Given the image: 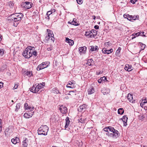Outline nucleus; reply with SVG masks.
Listing matches in <instances>:
<instances>
[{"mask_svg":"<svg viewBox=\"0 0 147 147\" xmlns=\"http://www.w3.org/2000/svg\"><path fill=\"white\" fill-rule=\"evenodd\" d=\"M147 105V100L146 99L143 100L140 103V106L142 108L144 107V105Z\"/></svg>","mask_w":147,"mask_h":147,"instance_id":"obj_26","label":"nucleus"},{"mask_svg":"<svg viewBox=\"0 0 147 147\" xmlns=\"http://www.w3.org/2000/svg\"><path fill=\"white\" fill-rule=\"evenodd\" d=\"M3 83L0 82V89L2 88L3 87Z\"/></svg>","mask_w":147,"mask_h":147,"instance_id":"obj_60","label":"nucleus"},{"mask_svg":"<svg viewBox=\"0 0 147 147\" xmlns=\"http://www.w3.org/2000/svg\"><path fill=\"white\" fill-rule=\"evenodd\" d=\"M28 145L27 143H23L22 145L24 147H27Z\"/></svg>","mask_w":147,"mask_h":147,"instance_id":"obj_55","label":"nucleus"},{"mask_svg":"<svg viewBox=\"0 0 147 147\" xmlns=\"http://www.w3.org/2000/svg\"><path fill=\"white\" fill-rule=\"evenodd\" d=\"M131 15H129V16H128L127 18V20H129V21L132 22V19H131Z\"/></svg>","mask_w":147,"mask_h":147,"instance_id":"obj_49","label":"nucleus"},{"mask_svg":"<svg viewBox=\"0 0 147 147\" xmlns=\"http://www.w3.org/2000/svg\"><path fill=\"white\" fill-rule=\"evenodd\" d=\"M102 51L103 53L109 54L113 52V50L112 49H107L106 48H103L102 50Z\"/></svg>","mask_w":147,"mask_h":147,"instance_id":"obj_10","label":"nucleus"},{"mask_svg":"<svg viewBox=\"0 0 147 147\" xmlns=\"http://www.w3.org/2000/svg\"><path fill=\"white\" fill-rule=\"evenodd\" d=\"M20 141V140L18 138L16 137L11 139V142L14 144H16L18 143Z\"/></svg>","mask_w":147,"mask_h":147,"instance_id":"obj_14","label":"nucleus"},{"mask_svg":"<svg viewBox=\"0 0 147 147\" xmlns=\"http://www.w3.org/2000/svg\"><path fill=\"white\" fill-rule=\"evenodd\" d=\"M61 112L63 114H65L67 112V109L65 106L61 105L59 109Z\"/></svg>","mask_w":147,"mask_h":147,"instance_id":"obj_8","label":"nucleus"},{"mask_svg":"<svg viewBox=\"0 0 147 147\" xmlns=\"http://www.w3.org/2000/svg\"><path fill=\"white\" fill-rule=\"evenodd\" d=\"M128 118L126 117V115H124L123 116L122 118V120L123 122L124 125L125 126H126L127 125V121Z\"/></svg>","mask_w":147,"mask_h":147,"instance_id":"obj_16","label":"nucleus"},{"mask_svg":"<svg viewBox=\"0 0 147 147\" xmlns=\"http://www.w3.org/2000/svg\"><path fill=\"white\" fill-rule=\"evenodd\" d=\"M52 91L53 93L55 94H57L59 93L61 94V93L59 91L58 89L56 88H53L52 90Z\"/></svg>","mask_w":147,"mask_h":147,"instance_id":"obj_25","label":"nucleus"},{"mask_svg":"<svg viewBox=\"0 0 147 147\" xmlns=\"http://www.w3.org/2000/svg\"><path fill=\"white\" fill-rule=\"evenodd\" d=\"M82 75H83L81 76V79L82 80H85L86 78H87V75H88V78H89L90 76V75L89 74H82Z\"/></svg>","mask_w":147,"mask_h":147,"instance_id":"obj_27","label":"nucleus"},{"mask_svg":"<svg viewBox=\"0 0 147 147\" xmlns=\"http://www.w3.org/2000/svg\"><path fill=\"white\" fill-rule=\"evenodd\" d=\"M52 47H50L47 48V50L48 51H51L52 50Z\"/></svg>","mask_w":147,"mask_h":147,"instance_id":"obj_59","label":"nucleus"},{"mask_svg":"<svg viewBox=\"0 0 147 147\" xmlns=\"http://www.w3.org/2000/svg\"><path fill=\"white\" fill-rule=\"evenodd\" d=\"M49 130L48 126L45 125H42L39 127L38 131V135H43L46 136L47 135V133Z\"/></svg>","mask_w":147,"mask_h":147,"instance_id":"obj_3","label":"nucleus"},{"mask_svg":"<svg viewBox=\"0 0 147 147\" xmlns=\"http://www.w3.org/2000/svg\"><path fill=\"white\" fill-rule=\"evenodd\" d=\"M47 31L48 32V34H50L51 35H52L53 36H54V34H53V32L52 30H49V29H47Z\"/></svg>","mask_w":147,"mask_h":147,"instance_id":"obj_40","label":"nucleus"},{"mask_svg":"<svg viewBox=\"0 0 147 147\" xmlns=\"http://www.w3.org/2000/svg\"><path fill=\"white\" fill-rule=\"evenodd\" d=\"M124 69L125 70L128 71H130L133 69L131 65H129L128 64L125 65Z\"/></svg>","mask_w":147,"mask_h":147,"instance_id":"obj_13","label":"nucleus"},{"mask_svg":"<svg viewBox=\"0 0 147 147\" xmlns=\"http://www.w3.org/2000/svg\"><path fill=\"white\" fill-rule=\"evenodd\" d=\"M89 49H90L91 51H96L97 50H98V47L97 46H91L89 47Z\"/></svg>","mask_w":147,"mask_h":147,"instance_id":"obj_17","label":"nucleus"},{"mask_svg":"<svg viewBox=\"0 0 147 147\" xmlns=\"http://www.w3.org/2000/svg\"><path fill=\"white\" fill-rule=\"evenodd\" d=\"M24 16L21 13H15L11 14L7 18L8 21L13 22V26L17 27Z\"/></svg>","mask_w":147,"mask_h":147,"instance_id":"obj_1","label":"nucleus"},{"mask_svg":"<svg viewBox=\"0 0 147 147\" xmlns=\"http://www.w3.org/2000/svg\"><path fill=\"white\" fill-rule=\"evenodd\" d=\"M127 99L131 102H133L132 95L131 94H128L127 96Z\"/></svg>","mask_w":147,"mask_h":147,"instance_id":"obj_24","label":"nucleus"},{"mask_svg":"<svg viewBox=\"0 0 147 147\" xmlns=\"http://www.w3.org/2000/svg\"><path fill=\"white\" fill-rule=\"evenodd\" d=\"M109 131H108V132H107V133H106V134L107 135H108L109 136H110V137H111V135H112V131H111V130H110V129H109Z\"/></svg>","mask_w":147,"mask_h":147,"instance_id":"obj_35","label":"nucleus"},{"mask_svg":"<svg viewBox=\"0 0 147 147\" xmlns=\"http://www.w3.org/2000/svg\"><path fill=\"white\" fill-rule=\"evenodd\" d=\"M76 20L75 19H74L73 21L71 22H68V23H69L75 26H78L79 25V24L77 23L76 21Z\"/></svg>","mask_w":147,"mask_h":147,"instance_id":"obj_21","label":"nucleus"},{"mask_svg":"<svg viewBox=\"0 0 147 147\" xmlns=\"http://www.w3.org/2000/svg\"><path fill=\"white\" fill-rule=\"evenodd\" d=\"M51 11L52 12V13H53L55 12V11H56V10L55 9H51Z\"/></svg>","mask_w":147,"mask_h":147,"instance_id":"obj_63","label":"nucleus"},{"mask_svg":"<svg viewBox=\"0 0 147 147\" xmlns=\"http://www.w3.org/2000/svg\"><path fill=\"white\" fill-rule=\"evenodd\" d=\"M101 80H106V78L105 77H104L102 78H101Z\"/></svg>","mask_w":147,"mask_h":147,"instance_id":"obj_64","label":"nucleus"},{"mask_svg":"<svg viewBox=\"0 0 147 147\" xmlns=\"http://www.w3.org/2000/svg\"><path fill=\"white\" fill-rule=\"evenodd\" d=\"M87 64L89 66H92L94 64V61L92 59H88L87 61Z\"/></svg>","mask_w":147,"mask_h":147,"instance_id":"obj_19","label":"nucleus"},{"mask_svg":"<svg viewBox=\"0 0 147 147\" xmlns=\"http://www.w3.org/2000/svg\"><path fill=\"white\" fill-rule=\"evenodd\" d=\"M51 40L53 42H54V40H55V38L54 37V36H51Z\"/></svg>","mask_w":147,"mask_h":147,"instance_id":"obj_61","label":"nucleus"},{"mask_svg":"<svg viewBox=\"0 0 147 147\" xmlns=\"http://www.w3.org/2000/svg\"><path fill=\"white\" fill-rule=\"evenodd\" d=\"M51 37L50 36H49V35H47L45 37V40L48 41L49 40V39Z\"/></svg>","mask_w":147,"mask_h":147,"instance_id":"obj_45","label":"nucleus"},{"mask_svg":"<svg viewBox=\"0 0 147 147\" xmlns=\"http://www.w3.org/2000/svg\"><path fill=\"white\" fill-rule=\"evenodd\" d=\"M87 105L86 104H83L82 105H80L78 109V111L80 112H82L84 111L86 109Z\"/></svg>","mask_w":147,"mask_h":147,"instance_id":"obj_9","label":"nucleus"},{"mask_svg":"<svg viewBox=\"0 0 147 147\" xmlns=\"http://www.w3.org/2000/svg\"><path fill=\"white\" fill-rule=\"evenodd\" d=\"M51 16L49 15H46V17H45V19L47 20L48 21H49L51 17Z\"/></svg>","mask_w":147,"mask_h":147,"instance_id":"obj_47","label":"nucleus"},{"mask_svg":"<svg viewBox=\"0 0 147 147\" xmlns=\"http://www.w3.org/2000/svg\"><path fill=\"white\" fill-rule=\"evenodd\" d=\"M87 48L85 46L80 47L79 50L81 53L85 54Z\"/></svg>","mask_w":147,"mask_h":147,"instance_id":"obj_11","label":"nucleus"},{"mask_svg":"<svg viewBox=\"0 0 147 147\" xmlns=\"http://www.w3.org/2000/svg\"><path fill=\"white\" fill-rule=\"evenodd\" d=\"M50 64L49 61H45L42 62L41 64H40L38 66L37 69L38 71H39L44 68L47 67Z\"/></svg>","mask_w":147,"mask_h":147,"instance_id":"obj_5","label":"nucleus"},{"mask_svg":"<svg viewBox=\"0 0 147 147\" xmlns=\"http://www.w3.org/2000/svg\"><path fill=\"white\" fill-rule=\"evenodd\" d=\"M144 33V32H138V35H139V36H140V35L142 36V34H143Z\"/></svg>","mask_w":147,"mask_h":147,"instance_id":"obj_58","label":"nucleus"},{"mask_svg":"<svg viewBox=\"0 0 147 147\" xmlns=\"http://www.w3.org/2000/svg\"><path fill=\"white\" fill-rule=\"evenodd\" d=\"M32 72L31 71H27V70L24 71V74H32Z\"/></svg>","mask_w":147,"mask_h":147,"instance_id":"obj_44","label":"nucleus"},{"mask_svg":"<svg viewBox=\"0 0 147 147\" xmlns=\"http://www.w3.org/2000/svg\"><path fill=\"white\" fill-rule=\"evenodd\" d=\"M99 26L98 25H95L94 26V28L96 29H99Z\"/></svg>","mask_w":147,"mask_h":147,"instance_id":"obj_57","label":"nucleus"},{"mask_svg":"<svg viewBox=\"0 0 147 147\" xmlns=\"http://www.w3.org/2000/svg\"><path fill=\"white\" fill-rule=\"evenodd\" d=\"M75 84V82L74 80H72L69 82V83L68 84L67 86H71L72 85Z\"/></svg>","mask_w":147,"mask_h":147,"instance_id":"obj_34","label":"nucleus"},{"mask_svg":"<svg viewBox=\"0 0 147 147\" xmlns=\"http://www.w3.org/2000/svg\"><path fill=\"white\" fill-rule=\"evenodd\" d=\"M30 48L31 52L32 54V55H34L35 56H36L37 55V52L35 50V48L34 47L31 46L30 47H29Z\"/></svg>","mask_w":147,"mask_h":147,"instance_id":"obj_12","label":"nucleus"},{"mask_svg":"<svg viewBox=\"0 0 147 147\" xmlns=\"http://www.w3.org/2000/svg\"><path fill=\"white\" fill-rule=\"evenodd\" d=\"M54 14L52 13V12L51 11H49L47 12L46 15H49L51 16H52Z\"/></svg>","mask_w":147,"mask_h":147,"instance_id":"obj_39","label":"nucleus"},{"mask_svg":"<svg viewBox=\"0 0 147 147\" xmlns=\"http://www.w3.org/2000/svg\"><path fill=\"white\" fill-rule=\"evenodd\" d=\"M24 107L25 108V109L26 110L29 109V110H31L33 109V107H30L28 106L27 103L26 102L24 104Z\"/></svg>","mask_w":147,"mask_h":147,"instance_id":"obj_28","label":"nucleus"},{"mask_svg":"<svg viewBox=\"0 0 147 147\" xmlns=\"http://www.w3.org/2000/svg\"><path fill=\"white\" fill-rule=\"evenodd\" d=\"M45 85V82H42V84H36L30 88V91L34 93L40 94L43 90V87Z\"/></svg>","mask_w":147,"mask_h":147,"instance_id":"obj_2","label":"nucleus"},{"mask_svg":"<svg viewBox=\"0 0 147 147\" xmlns=\"http://www.w3.org/2000/svg\"><path fill=\"white\" fill-rule=\"evenodd\" d=\"M20 105L21 104L20 103H18L17 104L16 107V108L15 109V111H16L17 112L18 111V110L20 108Z\"/></svg>","mask_w":147,"mask_h":147,"instance_id":"obj_31","label":"nucleus"},{"mask_svg":"<svg viewBox=\"0 0 147 147\" xmlns=\"http://www.w3.org/2000/svg\"><path fill=\"white\" fill-rule=\"evenodd\" d=\"M76 92V90H74V91H69V94H68L69 95L73 94V93H75Z\"/></svg>","mask_w":147,"mask_h":147,"instance_id":"obj_48","label":"nucleus"},{"mask_svg":"<svg viewBox=\"0 0 147 147\" xmlns=\"http://www.w3.org/2000/svg\"><path fill=\"white\" fill-rule=\"evenodd\" d=\"M76 1L79 4H82L83 2V0H76Z\"/></svg>","mask_w":147,"mask_h":147,"instance_id":"obj_43","label":"nucleus"},{"mask_svg":"<svg viewBox=\"0 0 147 147\" xmlns=\"http://www.w3.org/2000/svg\"><path fill=\"white\" fill-rule=\"evenodd\" d=\"M111 44L109 42L105 43V47H108L111 45Z\"/></svg>","mask_w":147,"mask_h":147,"instance_id":"obj_33","label":"nucleus"},{"mask_svg":"<svg viewBox=\"0 0 147 147\" xmlns=\"http://www.w3.org/2000/svg\"><path fill=\"white\" fill-rule=\"evenodd\" d=\"M91 33L89 37H94L96 36L95 34H93V32H92V31H91Z\"/></svg>","mask_w":147,"mask_h":147,"instance_id":"obj_38","label":"nucleus"},{"mask_svg":"<svg viewBox=\"0 0 147 147\" xmlns=\"http://www.w3.org/2000/svg\"><path fill=\"white\" fill-rule=\"evenodd\" d=\"M67 87L69 88H74L75 87L74 85H72L71 86H67Z\"/></svg>","mask_w":147,"mask_h":147,"instance_id":"obj_53","label":"nucleus"},{"mask_svg":"<svg viewBox=\"0 0 147 147\" xmlns=\"http://www.w3.org/2000/svg\"><path fill=\"white\" fill-rule=\"evenodd\" d=\"M28 47L22 53L23 55L26 58H29L32 56L30 48L29 47Z\"/></svg>","mask_w":147,"mask_h":147,"instance_id":"obj_4","label":"nucleus"},{"mask_svg":"<svg viewBox=\"0 0 147 147\" xmlns=\"http://www.w3.org/2000/svg\"><path fill=\"white\" fill-rule=\"evenodd\" d=\"M110 127H111V126H110V127H108V128H105L104 129V130L105 131H107V132H108V131H109V129H110Z\"/></svg>","mask_w":147,"mask_h":147,"instance_id":"obj_46","label":"nucleus"},{"mask_svg":"<svg viewBox=\"0 0 147 147\" xmlns=\"http://www.w3.org/2000/svg\"><path fill=\"white\" fill-rule=\"evenodd\" d=\"M18 86V85L17 84H15L14 87H13V88L14 89H16Z\"/></svg>","mask_w":147,"mask_h":147,"instance_id":"obj_62","label":"nucleus"},{"mask_svg":"<svg viewBox=\"0 0 147 147\" xmlns=\"http://www.w3.org/2000/svg\"><path fill=\"white\" fill-rule=\"evenodd\" d=\"M121 48L120 47H119L117 50L116 51V54H117V55H119V53H120V51H121Z\"/></svg>","mask_w":147,"mask_h":147,"instance_id":"obj_37","label":"nucleus"},{"mask_svg":"<svg viewBox=\"0 0 147 147\" xmlns=\"http://www.w3.org/2000/svg\"><path fill=\"white\" fill-rule=\"evenodd\" d=\"M109 90L107 88H103L101 90V92L104 95L108 94L109 93Z\"/></svg>","mask_w":147,"mask_h":147,"instance_id":"obj_15","label":"nucleus"},{"mask_svg":"<svg viewBox=\"0 0 147 147\" xmlns=\"http://www.w3.org/2000/svg\"><path fill=\"white\" fill-rule=\"evenodd\" d=\"M138 32L136 33L133 34H132L131 36H139V35H138Z\"/></svg>","mask_w":147,"mask_h":147,"instance_id":"obj_52","label":"nucleus"},{"mask_svg":"<svg viewBox=\"0 0 147 147\" xmlns=\"http://www.w3.org/2000/svg\"><path fill=\"white\" fill-rule=\"evenodd\" d=\"M137 1V0H130V2L133 4H134Z\"/></svg>","mask_w":147,"mask_h":147,"instance_id":"obj_50","label":"nucleus"},{"mask_svg":"<svg viewBox=\"0 0 147 147\" xmlns=\"http://www.w3.org/2000/svg\"><path fill=\"white\" fill-rule=\"evenodd\" d=\"M91 31H86L85 32V35L88 37H89L91 33Z\"/></svg>","mask_w":147,"mask_h":147,"instance_id":"obj_32","label":"nucleus"},{"mask_svg":"<svg viewBox=\"0 0 147 147\" xmlns=\"http://www.w3.org/2000/svg\"><path fill=\"white\" fill-rule=\"evenodd\" d=\"M7 3L8 5L11 8L13 7V3L12 1H10L9 2Z\"/></svg>","mask_w":147,"mask_h":147,"instance_id":"obj_36","label":"nucleus"},{"mask_svg":"<svg viewBox=\"0 0 147 147\" xmlns=\"http://www.w3.org/2000/svg\"><path fill=\"white\" fill-rule=\"evenodd\" d=\"M141 43L140 45L142 44V45L141 46L142 47L141 48V49L142 50H143L144 49L146 46L144 44H142V43Z\"/></svg>","mask_w":147,"mask_h":147,"instance_id":"obj_42","label":"nucleus"},{"mask_svg":"<svg viewBox=\"0 0 147 147\" xmlns=\"http://www.w3.org/2000/svg\"><path fill=\"white\" fill-rule=\"evenodd\" d=\"M4 54L3 49H0V56H2Z\"/></svg>","mask_w":147,"mask_h":147,"instance_id":"obj_41","label":"nucleus"},{"mask_svg":"<svg viewBox=\"0 0 147 147\" xmlns=\"http://www.w3.org/2000/svg\"><path fill=\"white\" fill-rule=\"evenodd\" d=\"M32 3L28 1L23 2L22 3L21 6L26 9H29L32 7Z\"/></svg>","mask_w":147,"mask_h":147,"instance_id":"obj_7","label":"nucleus"},{"mask_svg":"<svg viewBox=\"0 0 147 147\" xmlns=\"http://www.w3.org/2000/svg\"><path fill=\"white\" fill-rule=\"evenodd\" d=\"M110 130H111L112 131V135L111 137H113V138H116L118 137L119 135V133L118 131L115 129L113 127H110Z\"/></svg>","mask_w":147,"mask_h":147,"instance_id":"obj_6","label":"nucleus"},{"mask_svg":"<svg viewBox=\"0 0 147 147\" xmlns=\"http://www.w3.org/2000/svg\"><path fill=\"white\" fill-rule=\"evenodd\" d=\"M65 40L66 42L68 43L70 45L72 46L74 44V42L73 40L69 39L68 38H66Z\"/></svg>","mask_w":147,"mask_h":147,"instance_id":"obj_18","label":"nucleus"},{"mask_svg":"<svg viewBox=\"0 0 147 147\" xmlns=\"http://www.w3.org/2000/svg\"><path fill=\"white\" fill-rule=\"evenodd\" d=\"M144 118V116L143 115H142L141 116H140L139 117V119L141 120H142Z\"/></svg>","mask_w":147,"mask_h":147,"instance_id":"obj_56","label":"nucleus"},{"mask_svg":"<svg viewBox=\"0 0 147 147\" xmlns=\"http://www.w3.org/2000/svg\"><path fill=\"white\" fill-rule=\"evenodd\" d=\"M124 112V111L123 108H120L118 110V113L119 114L122 115Z\"/></svg>","mask_w":147,"mask_h":147,"instance_id":"obj_30","label":"nucleus"},{"mask_svg":"<svg viewBox=\"0 0 147 147\" xmlns=\"http://www.w3.org/2000/svg\"><path fill=\"white\" fill-rule=\"evenodd\" d=\"M129 16V15L126 14H125L123 15V17H124V18L127 19V18H128V16Z\"/></svg>","mask_w":147,"mask_h":147,"instance_id":"obj_51","label":"nucleus"},{"mask_svg":"<svg viewBox=\"0 0 147 147\" xmlns=\"http://www.w3.org/2000/svg\"><path fill=\"white\" fill-rule=\"evenodd\" d=\"M88 92L89 94H92L94 92V89L93 87H90L88 89Z\"/></svg>","mask_w":147,"mask_h":147,"instance_id":"obj_20","label":"nucleus"},{"mask_svg":"<svg viewBox=\"0 0 147 147\" xmlns=\"http://www.w3.org/2000/svg\"><path fill=\"white\" fill-rule=\"evenodd\" d=\"M131 19H132V22H133L134 20H136L139 19V16L138 15H137L136 16H132L131 15Z\"/></svg>","mask_w":147,"mask_h":147,"instance_id":"obj_29","label":"nucleus"},{"mask_svg":"<svg viewBox=\"0 0 147 147\" xmlns=\"http://www.w3.org/2000/svg\"><path fill=\"white\" fill-rule=\"evenodd\" d=\"M92 31V32H93V34H96V35L97 34V33H96V31L95 30H91Z\"/></svg>","mask_w":147,"mask_h":147,"instance_id":"obj_54","label":"nucleus"},{"mask_svg":"<svg viewBox=\"0 0 147 147\" xmlns=\"http://www.w3.org/2000/svg\"><path fill=\"white\" fill-rule=\"evenodd\" d=\"M65 121L66 123L65 127V128L66 129L68 125H69L70 121L69 120V118L67 117L66 118Z\"/></svg>","mask_w":147,"mask_h":147,"instance_id":"obj_23","label":"nucleus"},{"mask_svg":"<svg viewBox=\"0 0 147 147\" xmlns=\"http://www.w3.org/2000/svg\"><path fill=\"white\" fill-rule=\"evenodd\" d=\"M29 113H25L24 115V117L26 118H28L31 117L33 115L32 113H32L31 114Z\"/></svg>","mask_w":147,"mask_h":147,"instance_id":"obj_22","label":"nucleus"}]
</instances>
